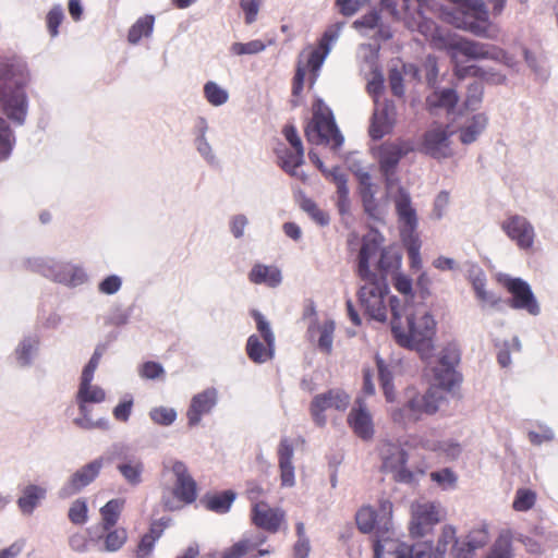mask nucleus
I'll use <instances>...</instances> for the list:
<instances>
[{
	"label": "nucleus",
	"mask_w": 558,
	"mask_h": 558,
	"mask_svg": "<svg viewBox=\"0 0 558 558\" xmlns=\"http://www.w3.org/2000/svg\"><path fill=\"white\" fill-rule=\"evenodd\" d=\"M461 360V350L457 343H448L439 353L438 364L434 366L436 383L426 392H410L408 401L401 408L392 409L390 417L396 424L408 425L421 421L424 415H433L447 398V391L461 381L457 371Z\"/></svg>",
	"instance_id": "f257e3e1"
},
{
	"label": "nucleus",
	"mask_w": 558,
	"mask_h": 558,
	"mask_svg": "<svg viewBox=\"0 0 558 558\" xmlns=\"http://www.w3.org/2000/svg\"><path fill=\"white\" fill-rule=\"evenodd\" d=\"M391 312V331L397 343L403 348L416 349L422 356L433 351V337L436 332V320L429 313L407 314L405 322L402 316L400 299L391 295L388 299Z\"/></svg>",
	"instance_id": "f03ea898"
},
{
	"label": "nucleus",
	"mask_w": 558,
	"mask_h": 558,
	"mask_svg": "<svg viewBox=\"0 0 558 558\" xmlns=\"http://www.w3.org/2000/svg\"><path fill=\"white\" fill-rule=\"evenodd\" d=\"M26 83L27 73L22 65L0 61V102L7 117L16 123L25 122L27 116Z\"/></svg>",
	"instance_id": "7ed1b4c3"
},
{
	"label": "nucleus",
	"mask_w": 558,
	"mask_h": 558,
	"mask_svg": "<svg viewBox=\"0 0 558 558\" xmlns=\"http://www.w3.org/2000/svg\"><path fill=\"white\" fill-rule=\"evenodd\" d=\"M453 7L444 9L441 17L454 27L471 32L480 37H495L489 11L484 0H447Z\"/></svg>",
	"instance_id": "20e7f679"
},
{
	"label": "nucleus",
	"mask_w": 558,
	"mask_h": 558,
	"mask_svg": "<svg viewBox=\"0 0 558 558\" xmlns=\"http://www.w3.org/2000/svg\"><path fill=\"white\" fill-rule=\"evenodd\" d=\"M447 50L454 62L453 73L459 80L466 76H485L484 70L476 65H460L459 54L469 59H495V61L509 62V57L502 48L488 43L473 41V39L458 38L450 41Z\"/></svg>",
	"instance_id": "39448f33"
},
{
	"label": "nucleus",
	"mask_w": 558,
	"mask_h": 558,
	"mask_svg": "<svg viewBox=\"0 0 558 558\" xmlns=\"http://www.w3.org/2000/svg\"><path fill=\"white\" fill-rule=\"evenodd\" d=\"M310 143L329 144L333 149H339L344 142V136L338 128L333 113L329 107L318 100L314 107L311 122L304 130Z\"/></svg>",
	"instance_id": "423d86ee"
},
{
	"label": "nucleus",
	"mask_w": 558,
	"mask_h": 558,
	"mask_svg": "<svg viewBox=\"0 0 558 558\" xmlns=\"http://www.w3.org/2000/svg\"><path fill=\"white\" fill-rule=\"evenodd\" d=\"M364 284L357 291V298L365 313L376 320L388 318L386 298L389 295L388 280L384 275L375 272V279L363 280Z\"/></svg>",
	"instance_id": "0eeeda50"
},
{
	"label": "nucleus",
	"mask_w": 558,
	"mask_h": 558,
	"mask_svg": "<svg viewBox=\"0 0 558 558\" xmlns=\"http://www.w3.org/2000/svg\"><path fill=\"white\" fill-rule=\"evenodd\" d=\"M381 470L392 474L396 482L411 483L415 474L407 468L408 451L400 445L391 441H383L379 447Z\"/></svg>",
	"instance_id": "6e6552de"
},
{
	"label": "nucleus",
	"mask_w": 558,
	"mask_h": 558,
	"mask_svg": "<svg viewBox=\"0 0 558 558\" xmlns=\"http://www.w3.org/2000/svg\"><path fill=\"white\" fill-rule=\"evenodd\" d=\"M350 405V396L343 389H330L317 393L311 402V416L317 425H325L327 409L347 410Z\"/></svg>",
	"instance_id": "1a4fd4ad"
},
{
	"label": "nucleus",
	"mask_w": 558,
	"mask_h": 558,
	"mask_svg": "<svg viewBox=\"0 0 558 558\" xmlns=\"http://www.w3.org/2000/svg\"><path fill=\"white\" fill-rule=\"evenodd\" d=\"M383 244L384 236L378 231H371L363 236L355 266V272L360 280L376 278V271L371 269V260L379 256Z\"/></svg>",
	"instance_id": "9d476101"
},
{
	"label": "nucleus",
	"mask_w": 558,
	"mask_h": 558,
	"mask_svg": "<svg viewBox=\"0 0 558 558\" xmlns=\"http://www.w3.org/2000/svg\"><path fill=\"white\" fill-rule=\"evenodd\" d=\"M504 232L514 241L520 250H532L536 234L529 219L520 214H512L501 222Z\"/></svg>",
	"instance_id": "9b49d317"
},
{
	"label": "nucleus",
	"mask_w": 558,
	"mask_h": 558,
	"mask_svg": "<svg viewBox=\"0 0 558 558\" xmlns=\"http://www.w3.org/2000/svg\"><path fill=\"white\" fill-rule=\"evenodd\" d=\"M504 287H506L508 292L512 295L508 301V304L512 306V308H521L532 315L539 314L541 306L531 286H529L525 280L506 279L504 281Z\"/></svg>",
	"instance_id": "f8f14e48"
},
{
	"label": "nucleus",
	"mask_w": 558,
	"mask_h": 558,
	"mask_svg": "<svg viewBox=\"0 0 558 558\" xmlns=\"http://www.w3.org/2000/svg\"><path fill=\"white\" fill-rule=\"evenodd\" d=\"M250 518L252 524L256 527L267 531V533H278L281 526L286 524V511L282 508H271L268 502H255L251 507Z\"/></svg>",
	"instance_id": "ddd939ff"
},
{
	"label": "nucleus",
	"mask_w": 558,
	"mask_h": 558,
	"mask_svg": "<svg viewBox=\"0 0 558 558\" xmlns=\"http://www.w3.org/2000/svg\"><path fill=\"white\" fill-rule=\"evenodd\" d=\"M441 519V509L436 502H422L412 507L410 532L412 536H424Z\"/></svg>",
	"instance_id": "4468645a"
},
{
	"label": "nucleus",
	"mask_w": 558,
	"mask_h": 558,
	"mask_svg": "<svg viewBox=\"0 0 558 558\" xmlns=\"http://www.w3.org/2000/svg\"><path fill=\"white\" fill-rule=\"evenodd\" d=\"M172 473L175 475L173 485V495L181 504L195 502L197 498V482L189 472V466L180 460H175L172 465Z\"/></svg>",
	"instance_id": "2eb2a0df"
},
{
	"label": "nucleus",
	"mask_w": 558,
	"mask_h": 558,
	"mask_svg": "<svg viewBox=\"0 0 558 558\" xmlns=\"http://www.w3.org/2000/svg\"><path fill=\"white\" fill-rule=\"evenodd\" d=\"M413 150L409 142H386L383 143L377 149V158L379 167L384 174L393 173L397 165L401 161L405 154Z\"/></svg>",
	"instance_id": "dca6fc26"
},
{
	"label": "nucleus",
	"mask_w": 558,
	"mask_h": 558,
	"mask_svg": "<svg viewBox=\"0 0 558 558\" xmlns=\"http://www.w3.org/2000/svg\"><path fill=\"white\" fill-rule=\"evenodd\" d=\"M104 400H106V390H104L102 387L93 386V384L87 387L85 393H82L81 397H76V403L81 413V417H76L74 423L84 428L98 427V425L101 423H99V421L92 420L89 416L90 409L88 403H99L104 402Z\"/></svg>",
	"instance_id": "f3484780"
},
{
	"label": "nucleus",
	"mask_w": 558,
	"mask_h": 558,
	"mask_svg": "<svg viewBox=\"0 0 558 558\" xmlns=\"http://www.w3.org/2000/svg\"><path fill=\"white\" fill-rule=\"evenodd\" d=\"M392 502L381 501L379 510L381 512L380 520L372 506H363L355 515L356 525L362 533H372L378 522H383L386 531H388V522L392 512Z\"/></svg>",
	"instance_id": "a211bd4d"
},
{
	"label": "nucleus",
	"mask_w": 558,
	"mask_h": 558,
	"mask_svg": "<svg viewBox=\"0 0 558 558\" xmlns=\"http://www.w3.org/2000/svg\"><path fill=\"white\" fill-rule=\"evenodd\" d=\"M217 390L214 387L203 390L202 392L195 393L191 399V403L186 411L189 425L199 424L205 413L211 412L217 402Z\"/></svg>",
	"instance_id": "6ab92c4d"
},
{
	"label": "nucleus",
	"mask_w": 558,
	"mask_h": 558,
	"mask_svg": "<svg viewBox=\"0 0 558 558\" xmlns=\"http://www.w3.org/2000/svg\"><path fill=\"white\" fill-rule=\"evenodd\" d=\"M355 404L356 407L351 409L348 416L349 426L362 439H372L374 435L373 416L363 399H357Z\"/></svg>",
	"instance_id": "aec40b11"
},
{
	"label": "nucleus",
	"mask_w": 558,
	"mask_h": 558,
	"mask_svg": "<svg viewBox=\"0 0 558 558\" xmlns=\"http://www.w3.org/2000/svg\"><path fill=\"white\" fill-rule=\"evenodd\" d=\"M102 464V458H96L92 462L86 463L84 466H81V469L76 470L63 487L64 494H76V492L82 490V488L86 487V485H89V483L94 482L96 476H98Z\"/></svg>",
	"instance_id": "412c9836"
},
{
	"label": "nucleus",
	"mask_w": 558,
	"mask_h": 558,
	"mask_svg": "<svg viewBox=\"0 0 558 558\" xmlns=\"http://www.w3.org/2000/svg\"><path fill=\"white\" fill-rule=\"evenodd\" d=\"M45 275L59 283L82 284L87 280V275L78 265L73 264H52L44 269Z\"/></svg>",
	"instance_id": "4be33fe9"
},
{
	"label": "nucleus",
	"mask_w": 558,
	"mask_h": 558,
	"mask_svg": "<svg viewBox=\"0 0 558 558\" xmlns=\"http://www.w3.org/2000/svg\"><path fill=\"white\" fill-rule=\"evenodd\" d=\"M449 133L447 128L437 126L426 131L423 149L433 158H447L449 154Z\"/></svg>",
	"instance_id": "5701e85b"
},
{
	"label": "nucleus",
	"mask_w": 558,
	"mask_h": 558,
	"mask_svg": "<svg viewBox=\"0 0 558 558\" xmlns=\"http://www.w3.org/2000/svg\"><path fill=\"white\" fill-rule=\"evenodd\" d=\"M170 518H160L151 521L148 532L145 533L136 545V558H148L155 547V543L162 536L165 530L170 525Z\"/></svg>",
	"instance_id": "b1692460"
},
{
	"label": "nucleus",
	"mask_w": 558,
	"mask_h": 558,
	"mask_svg": "<svg viewBox=\"0 0 558 558\" xmlns=\"http://www.w3.org/2000/svg\"><path fill=\"white\" fill-rule=\"evenodd\" d=\"M278 462L280 470L281 485L283 487H293L295 483V469L292 462L293 445L288 438L281 439L278 446Z\"/></svg>",
	"instance_id": "393cba45"
},
{
	"label": "nucleus",
	"mask_w": 558,
	"mask_h": 558,
	"mask_svg": "<svg viewBox=\"0 0 558 558\" xmlns=\"http://www.w3.org/2000/svg\"><path fill=\"white\" fill-rule=\"evenodd\" d=\"M395 124L396 108L392 102H387L381 109L375 111L368 133L373 138H381L392 131Z\"/></svg>",
	"instance_id": "a878e982"
},
{
	"label": "nucleus",
	"mask_w": 558,
	"mask_h": 558,
	"mask_svg": "<svg viewBox=\"0 0 558 558\" xmlns=\"http://www.w3.org/2000/svg\"><path fill=\"white\" fill-rule=\"evenodd\" d=\"M128 538V530L123 526H117V524L104 533H92L93 543H102L100 549L104 551H118V549L123 548Z\"/></svg>",
	"instance_id": "bb28decb"
},
{
	"label": "nucleus",
	"mask_w": 558,
	"mask_h": 558,
	"mask_svg": "<svg viewBox=\"0 0 558 558\" xmlns=\"http://www.w3.org/2000/svg\"><path fill=\"white\" fill-rule=\"evenodd\" d=\"M125 507L124 499H110L105 506L100 508V522L90 527V533H104L106 529L113 527V525L118 524L121 513Z\"/></svg>",
	"instance_id": "cd10ccee"
},
{
	"label": "nucleus",
	"mask_w": 558,
	"mask_h": 558,
	"mask_svg": "<svg viewBox=\"0 0 558 558\" xmlns=\"http://www.w3.org/2000/svg\"><path fill=\"white\" fill-rule=\"evenodd\" d=\"M395 206L399 215V220L408 229L413 230L417 226V214L411 205V195L405 189L400 187L395 197Z\"/></svg>",
	"instance_id": "c85d7f7f"
},
{
	"label": "nucleus",
	"mask_w": 558,
	"mask_h": 558,
	"mask_svg": "<svg viewBox=\"0 0 558 558\" xmlns=\"http://www.w3.org/2000/svg\"><path fill=\"white\" fill-rule=\"evenodd\" d=\"M117 468L130 485H138V483L142 482L144 463L141 458L135 457V454L123 458L119 457Z\"/></svg>",
	"instance_id": "c756f323"
},
{
	"label": "nucleus",
	"mask_w": 558,
	"mask_h": 558,
	"mask_svg": "<svg viewBox=\"0 0 558 558\" xmlns=\"http://www.w3.org/2000/svg\"><path fill=\"white\" fill-rule=\"evenodd\" d=\"M267 536L265 535H256L253 538H244L239 539L233 543L231 547L227 548L219 558H243V556L248 555V553H253L257 546L266 543Z\"/></svg>",
	"instance_id": "7c9ffc66"
},
{
	"label": "nucleus",
	"mask_w": 558,
	"mask_h": 558,
	"mask_svg": "<svg viewBox=\"0 0 558 558\" xmlns=\"http://www.w3.org/2000/svg\"><path fill=\"white\" fill-rule=\"evenodd\" d=\"M514 556L513 533L510 530H504L490 545L485 558H513Z\"/></svg>",
	"instance_id": "2f4dec72"
},
{
	"label": "nucleus",
	"mask_w": 558,
	"mask_h": 558,
	"mask_svg": "<svg viewBox=\"0 0 558 558\" xmlns=\"http://www.w3.org/2000/svg\"><path fill=\"white\" fill-rule=\"evenodd\" d=\"M335 39H337V33H332V31H326L323 34L318 41V47L308 57L307 65L312 71H317L322 68Z\"/></svg>",
	"instance_id": "473e14b6"
},
{
	"label": "nucleus",
	"mask_w": 558,
	"mask_h": 558,
	"mask_svg": "<svg viewBox=\"0 0 558 558\" xmlns=\"http://www.w3.org/2000/svg\"><path fill=\"white\" fill-rule=\"evenodd\" d=\"M235 494L233 490H223L222 493L205 494L201 499L206 509L214 512H228L234 501Z\"/></svg>",
	"instance_id": "72a5a7b5"
},
{
	"label": "nucleus",
	"mask_w": 558,
	"mask_h": 558,
	"mask_svg": "<svg viewBox=\"0 0 558 558\" xmlns=\"http://www.w3.org/2000/svg\"><path fill=\"white\" fill-rule=\"evenodd\" d=\"M401 260L402 255L398 250L391 248V246L384 248L381 244L377 260V268L380 271L379 275L385 276L386 280L389 272H393L396 275L397 270L400 269Z\"/></svg>",
	"instance_id": "f704fd0d"
},
{
	"label": "nucleus",
	"mask_w": 558,
	"mask_h": 558,
	"mask_svg": "<svg viewBox=\"0 0 558 558\" xmlns=\"http://www.w3.org/2000/svg\"><path fill=\"white\" fill-rule=\"evenodd\" d=\"M248 279L253 283H266L269 287H276L282 280V275L277 267H268V265L256 264L248 274Z\"/></svg>",
	"instance_id": "c9c22d12"
},
{
	"label": "nucleus",
	"mask_w": 558,
	"mask_h": 558,
	"mask_svg": "<svg viewBox=\"0 0 558 558\" xmlns=\"http://www.w3.org/2000/svg\"><path fill=\"white\" fill-rule=\"evenodd\" d=\"M459 96L454 88H444L442 90H435L426 97V106L429 110L435 108H446V110H453Z\"/></svg>",
	"instance_id": "e433bc0d"
},
{
	"label": "nucleus",
	"mask_w": 558,
	"mask_h": 558,
	"mask_svg": "<svg viewBox=\"0 0 558 558\" xmlns=\"http://www.w3.org/2000/svg\"><path fill=\"white\" fill-rule=\"evenodd\" d=\"M245 351L253 363H266V361L272 360L270 348L266 347L265 341H262L257 335L248 336Z\"/></svg>",
	"instance_id": "4c0bfd02"
},
{
	"label": "nucleus",
	"mask_w": 558,
	"mask_h": 558,
	"mask_svg": "<svg viewBox=\"0 0 558 558\" xmlns=\"http://www.w3.org/2000/svg\"><path fill=\"white\" fill-rule=\"evenodd\" d=\"M16 144V136L8 121L0 118V161H5L12 156V150Z\"/></svg>",
	"instance_id": "58836bf2"
},
{
	"label": "nucleus",
	"mask_w": 558,
	"mask_h": 558,
	"mask_svg": "<svg viewBox=\"0 0 558 558\" xmlns=\"http://www.w3.org/2000/svg\"><path fill=\"white\" fill-rule=\"evenodd\" d=\"M155 25L154 15H144L137 19L136 22L130 27L128 39L132 44L140 43L143 37H148L151 34Z\"/></svg>",
	"instance_id": "ea45409f"
},
{
	"label": "nucleus",
	"mask_w": 558,
	"mask_h": 558,
	"mask_svg": "<svg viewBox=\"0 0 558 558\" xmlns=\"http://www.w3.org/2000/svg\"><path fill=\"white\" fill-rule=\"evenodd\" d=\"M279 165L289 174H295L296 169L304 162V151H290V149H278Z\"/></svg>",
	"instance_id": "a19ab883"
},
{
	"label": "nucleus",
	"mask_w": 558,
	"mask_h": 558,
	"mask_svg": "<svg viewBox=\"0 0 558 558\" xmlns=\"http://www.w3.org/2000/svg\"><path fill=\"white\" fill-rule=\"evenodd\" d=\"M487 125V118L484 114L473 116L471 122L460 131V141L463 144L474 143L477 136Z\"/></svg>",
	"instance_id": "79ce46f5"
},
{
	"label": "nucleus",
	"mask_w": 558,
	"mask_h": 558,
	"mask_svg": "<svg viewBox=\"0 0 558 558\" xmlns=\"http://www.w3.org/2000/svg\"><path fill=\"white\" fill-rule=\"evenodd\" d=\"M46 490L39 486H27L23 490V495L19 497L17 502L22 512H33L39 500L45 497Z\"/></svg>",
	"instance_id": "37998d69"
},
{
	"label": "nucleus",
	"mask_w": 558,
	"mask_h": 558,
	"mask_svg": "<svg viewBox=\"0 0 558 558\" xmlns=\"http://www.w3.org/2000/svg\"><path fill=\"white\" fill-rule=\"evenodd\" d=\"M368 180H369L368 175H366L364 179H362L361 195H362L363 208H364L365 213L368 214L371 217H378L379 205L375 197V192L373 190V185L371 182H368Z\"/></svg>",
	"instance_id": "c03bdc74"
},
{
	"label": "nucleus",
	"mask_w": 558,
	"mask_h": 558,
	"mask_svg": "<svg viewBox=\"0 0 558 558\" xmlns=\"http://www.w3.org/2000/svg\"><path fill=\"white\" fill-rule=\"evenodd\" d=\"M301 208L308 214L314 222L319 226H327L330 222V216L327 210L322 209L313 198L303 197L300 202Z\"/></svg>",
	"instance_id": "a18cd8bd"
},
{
	"label": "nucleus",
	"mask_w": 558,
	"mask_h": 558,
	"mask_svg": "<svg viewBox=\"0 0 558 558\" xmlns=\"http://www.w3.org/2000/svg\"><path fill=\"white\" fill-rule=\"evenodd\" d=\"M397 558H433V550L427 543H416L409 545H400L397 548Z\"/></svg>",
	"instance_id": "49530a36"
},
{
	"label": "nucleus",
	"mask_w": 558,
	"mask_h": 558,
	"mask_svg": "<svg viewBox=\"0 0 558 558\" xmlns=\"http://www.w3.org/2000/svg\"><path fill=\"white\" fill-rule=\"evenodd\" d=\"M204 96L208 104L219 107L229 99V92L220 87L216 82L209 81L204 85Z\"/></svg>",
	"instance_id": "de8ad7c7"
},
{
	"label": "nucleus",
	"mask_w": 558,
	"mask_h": 558,
	"mask_svg": "<svg viewBox=\"0 0 558 558\" xmlns=\"http://www.w3.org/2000/svg\"><path fill=\"white\" fill-rule=\"evenodd\" d=\"M252 316L256 322V328L259 331L265 344L267 348H270V354L274 356L275 336L268 320H266L265 316L258 313V311H253Z\"/></svg>",
	"instance_id": "09e8293b"
},
{
	"label": "nucleus",
	"mask_w": 558,
	"mask_h": 558,
	"mask_svg": "<svg viewBox=\"0 0 558 558\" xmlns=\"http://www.w3.org/2000/svg\"><path fill=\"white\" fill-rule=\"evenodd\" d=\"M335 327L333 320H325L323 325L318 327V349L326 354H330L332 351Z\"/></svg>",
	"instance_id": "8fccbe9b"
},
{
	"label": "nucleus",
	"mask_w": 558,
	"mask_h": 558,
	"mask_svg": "<svg viewBox=\"0 0 558 558\" xmlns=\"http://www.w3.org/2000/svg\"><path fill=\"white\" fill-rule=\"evenodd\" d=\"M328 175L337 186L340 205L344 204V202H348L349 199L348 177L339 167L328 170Z\"/></svg>",
	"instance_id": "3c124183"
},
{
	"label": "nucleus",
	"mask_w": 558,
	"mask_h": 558,
	"mask_svg": "<svg viewBox=\"0 0 558 558\" xmlns=\"http://www.w3.org/2000/svg\"><path fill=\"white\" fill-rule=\"evenodd\" d=\"M536 501V493L531 489H518L512 501V508L520 512L532 509Z\"/></svg>",
	"instance_id": "603ef678"
},
{
	"label": "nucleus",
	"mask_w": 558,
	"mask_h": 558,
	"mask_svg": "<svg viewBox=\"0 0 558 558\" xmlns=\"http://www.w3.org/2000/svg\"><path fill=\"white\" fill-rule=\"evenodd\" d=\"M472 286L481 302L488 303V305H498L500 302V299L497 298L496 294H493V292H489V290L486 289V280L484 277H475L472 280Z\"/></svg>",
	"instance_id": "864d4df0"
},
{
	"label": "nucleus",
	"mask_w": 558,
	"mask_h": 558,
	"mask_svg": "<svg viewBox=\"0 0 558 558\" xmlns=\"http://www.w3.org/2000/svg\"><path fill=\"white\" fill-rule=\"evenodd\" d=\"M433 482H436L441 488H454L458 483V475L452 469L436 470L429 474Z\"/></svg>",
	"instance_id": "5fc2aeb1"
},
{
	"label": "nucleus",
	"mask_w": 558,
	"mask_h": 558,
	"mask_svg": "<svg viewBox=\"0 0 558 558\" xmlns=\"http://www.w3.org/2000/svg\"><path fill=\"white\" fill-rule=\"evenodd\" d=\"M68 518L73 524H85L88 520V506L85 499H76L69 508Z\"/></svg>",
	"instance_id": "6e6d98bb"
},
{
	"label": "nucleus",
	"mask_w": 558,
	"mask_h": 558,
	"mask_svg": "<svg viewBox=\"0 0 558 558\" xmlns=\"http://www.w3.org/2000/svg\"><path fill=\"white\" fill-rule=\"evenodd\" d=\"M449 546L451 548V555L454 556V546H457V531L454 526H451V524H446V526L441 529V534L438 538V550L445 553Z\"/></svg>",
	"instance_id": "4d7b16f0"
},
{
	"label": "nucleus",
	"mask_w": 558,
	"mask_h": 558,
	"mask_svg": "<svg viewBox=\"0 0 558 558\" xmlns=\"http://www.w3.org/2000/svg\"><path fill=\"white\" fill-rule=\"evenodd\" d=\"M177 411L172 408H165V405H159L158 408H154L149 411V416L151 421L156 424L160 425H170L177 418Z\"/></svg>",
	"instance_id": "13d9d810"
},
{
	"label": "nucleus",
	"mask_w": 558,
	"mask_h": 558,
	"mask_svg": "<svg viewBox=\"0 0 558 558\" xmlns=\"http://www.w3.org/2000/svg\"><path fill=\"white\" fill-rule=\"evenodd\" d=\"M64 19V11L60 5H53L46 15V24L49 34L56 37L59 33V26Z\"/></svg>",
	"instance_id": "bf43d9fd"
},
{
	"label": "nucleus",
	"mask_w": 558,
	"mask_h": 558,
	"mask_svg": "<svg viewBox=\"0 0 558 558\" xmlns=\"http://www.w3.org/2000/svg\"><path fill=\"white\" fill-rule=\"evenodd\" d=\"M39 341L36 338H26V340L21 341L20 345L16 349V357L21 364H29L32 360L33 352L38 347Z\"/></svg>",
	"instance_id": "052dcab7"
},
{
	"label": "nucleus",
	"mask_w": 558,
	"mask_h": 558,
	"mask_svg": "<svg viewBox=\"0 0 558 558\" xmlns=\"http://www.w3.org/2000/svg\"><path fill=\"white\" fill-rule=\"evenodd\" d=\"M469 545L472 547V551L475 553V549L482 548L489 539V533L487 526L483 524L478 527H473L471 532L468 534Z\"/></svg>",
	"instance_id": "680f3d73"
},
{
	"label": "nucleus",
	"mask_w": 558,
	"mask_h": 558,
	"mask_svg": "<svg viewBox=\"0 0 558 558\" xmlns=\"http://www.w3.org/2000/svg\"><path fill=\"white\" fill-rule=\"evenodd\" d=\"M392 286L402 293V295L413 296V280L409 275L401 274V271L397 270L392 276Z\"/></svg>",
	"instance_id": "e2e57ef3"
},
{
	"label": "nucleus",
	"mask_w": 558,
	"mask_h": 558,
	"mask_svg": "<svg viewBox=\"0 0 558 558\" xmlns=\"http://www.w3.org/2000/svg\"><path fill=\"white\" fill-rule=\"evenodd\" d=\"M266 45L260 39H253L247 43H233L232 50L235 54H256L264 51Z\"/></svg>",
	"instance_id": "0e129e2a"
},
{
	"label": "nucleus",
	"mask_w": 558,
	"mask_h": 558,
	"mask_svg": "<svg viewBox=\"0 0 558 558\" xmlns=\"http://www.w3.org/2000/svg\"><path fill=\"white\" fill-rule=\"evenodd\" d=\"M388 83L393 95L403 97L405 88L403 85V73L398 69H392L388 73Z\"/></svg>",
	"instance_id": "69168bd1"
},
{
	"label": "nucleus",
	"mask_w": 558,
	"mask_h": 558,
	"mask_svg": "<svg viewBox=\"0 0 558 558\" xmlns=\"http://www.w3.org/2000/svg\"><path fill=\"white\" fill-rule=\"evenodd\" d=\"M140 375L142 378L155 379L165 376V369L161 363L158 362H145L140 366Z\"/></svg>",
	"instance_id": "338daca9"
},
{
	"label": "nucleus",
	"mask_w": 558,
	"mask_h": 558,
	"mask_svg": "<svg viewBox=\"0 0 558 558\" xmlns=\"http://www.w3.org/2000/svg\"><path fill=\"white\" fill-rule=\"evenodd\" d=\"M262 0H240V5L245 13V23L256 20Z\"/></svg>",
	"instance_id": "774afa93"
}]
</instances>
